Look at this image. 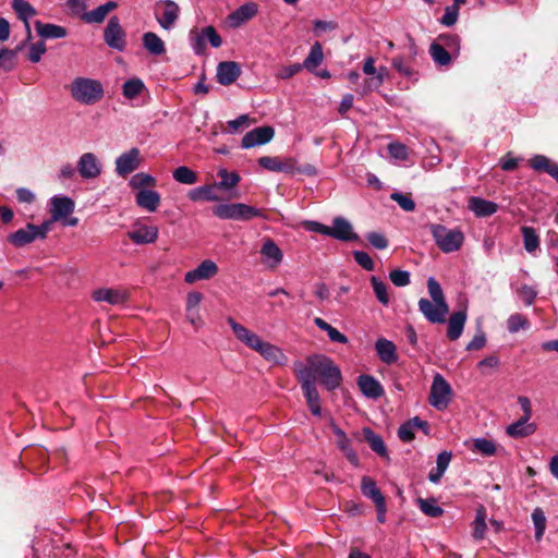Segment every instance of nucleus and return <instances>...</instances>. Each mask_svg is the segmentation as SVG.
<instances>
[{
  "mask_svg": "<svg viewBox=\"0 0 558 558\" xmlns=\"http://www.w3.org/2000/svg\"><path fill=\"white\" fill-rule=\"evenodd\" d=\"M328 236L340 241H353L357 239V235L353 231L352 225L343 217H336L332 220V225L329 226Z\"/></svg>",
  "mask_w": 558,
  "mask_h": 558,
  "instance_id": "obj_18",
  "label": "nucleus"
},
{
  "mask_svg": "<svg viewBox=\"0 0 558 558\" xmlns=\"http://www.w3.org/2000/svg\"><path fill=\"white\" fill-rule=\"evenodd\" d=\"M241 74L240 65L234 61H223L217 66V80L221 85H230L238 80Z\"/></svg>",
  "mask_w": 558,
  "mask_h": 558,
  "instance_id": "obj_22",
  "label": "nucleus"
},
{
  "mask_svg": "<svg viewBox=\"0 0 558 558\" xmlns=\"http://www.w3.org/2000/svg\"><path fill=\"white\" fill-rule=\"evenodd\" d=\"M75 208V203L68 196L56 195L50 198V215L52 220H62L70 216Z\"/></svg>",
  "mask_w": 558,
  "mask_h": 558,
  "instance_id": "obj_17",
  "label": "nucleus"
},
{
  "mask_svg": "<svg viewBox=\"0 0 558 558\" xmlns=\"http://www.w3.org/2000/svg\"><path fill=\"white\" fill-rule=\"evenodd\" d=\"M129 185L131 189L136 191H146L155 187L157 185V180L149 173L138 172L130 179Z\"/></svg>",
  "mask_w": 558,
  "mask_h": 558,
  "instance_id": "obj_38",
  "label": "nucleus"
},
{
  "mask_svg": "<svg viewBox=\"0 0 558 558\" xmlns=\"http://www.w3.org/2000/svg\"><path fill=\"white\" fill-rule=\"evenodd\" d=\"M531 517L535 527V539L541 541L546 530L545 513L541 508H535Z\"/></svg>",
  "mask_w": 558,
  "mask_h": 558,
  "instance_id": "obj_52",
  "label": "nucleus"
},
{
  "mask_svg": "<svg viewBox=\"0 0 558 558\" xmlns=\"http://www.w3.org/2000/svg\"><path fill=\"white\" fill-rule=\"evenodd\" d=\"M423 429L425 434L428 433V425L426 421L420 420L417 416L405 422L402 424L398 429V436L399 438L404 441L409 442L413 440L414 438V432L415 429Z\"/></svg>",
  "mask_w": 558,
  "mask_h": 558,
  "instance_id": "obj_29",
  "label": "nucleus"
},
{
  "mask_svg": "<svg viewBox=\"0 0 558 558\" xmlns=\"http://www.w3.org/2000/svg\"><path fill=\"white\" fill-rule=\"evenodd\" d=\"M213 213L216 217L225 220L247 221L256 217H264L260 209L243 203L220 204L213 208Z\"/></svg>",
  "mask_w": 558,
  "mask_h": 558,
  "instance_id": "obj_4",
  "label": "nucleus"
},
{
  "mask_svg": "<svg viewBox=\"0 0 558 558\" xmlns=\"http://www.w3.org/2000/svg\"><path fill=\"white\" fill-rule=\"evenodd\" d=\"M470 449L484 457H493L497 452V445L492 439L478 437L472 440Z\"/></svg>",
  "mask_w": 558,
  "mask_h": 558,
  "instance_id": "obj_37",
  "label": "nucleus"
},
{
  "mask_svg": "<svg viewBox=\"0 0 558 558\" xmlns=\"http://www.w3.org/2000/svg\"><path fill=\"white\" fill-rule=\"evenodd\" d=\"M263 264L269 268H277L283 259V253L280 247L271 239H266L260 247Z\"/></svg>",
  "mask_w": 558,
  "mask_h": 558,
  "instance_id": "obj_14",
  "label": "nucleus"
},
{
  "mask_svg": "<svg viewBox=\"0 0 558 558\" xmlns=\"http://www.w3.org/2000/svg\"><path fill=\"white\" fill-rule=\"evenodd\" d=\"M418 505L421 511L430 518H438L444 513V509L437 505L435 499L420 498Z\"/></svg>",
  "mask_w": 558,
  "mask_h": 558,
  "instance_id": "obj_53",
  "label": "nucleus"
},
{
  "mask_svg": "<svg viewBox=\"0 0 558 558\" xmlns=\"http://www.w3.org/2000/svg\"><path fill=\"white\" fill-rule=\"evenodd\" d=\"M258 165L266 170L280 172V158L264 156L258 159Z\"/></svg>",
  "mask_w": 558,
  "mask_h": 558,
  "instance_id": "obj_60",
  "label": "nucleus"
},
{
  "mask_svg": "<svg viewBox=\"0 0 558 558\" xmlns=\"http://www.w3.org/2000/svg\"><path fill=\"white\" fill-rule=\"evenodd\" d=\"M391 199H393L405 211H413L415 209L414 201L405 194L392 193Z\"/></svg>",
  "mask_w": 558,
  "mask_h": 558,
  "instance_id": "obj_57",
  "label": "nucleus"
},
{
  "mask_svg": "<svg viewBox=\"0 0 558 558\" xmlns=\"http://www.w3.org/2000/svg\"><path fill=\"white\" fill-rule=\"evenodd\" d=\"M255 351L259 353L266 361L276 365H283L288 361L287 355L280 348L264 340Z\"/></svg>",
  "mask_w": 558,
  "mask_h": 558,
  "instance_id": "obj_23",
  "label": "nucleus"
},
{
  "mask_svg": "<svg viewBox=\"0 0 558 558\" xmlns=\"http://www.w3.org/2000/svg\"><path fill=\"white\" fill-rule=\"evenodd\" d=\"M227 322L231 327L235 338L250 349L255 351L263 341V339L257 333L236 323L233 318L229 317Z\"/></svg>",
  "mask_w": 558,
  "mask_h": 558,
  "instance_id": "obj_15",
  "label": "nucleus"
},
{
  "mask_svg": "<svg viewBox=\"0 0 558 558\" xmlns=\"http://www.w3.org/2000/svg\"><path fill=\"white\" fill-rule=\"evenodd\" d=\"M7 240L12 246L20 248L32 244L38 240V236L34 231V223H27L24 228L10 233Z\"/></svg>",
  "mask_w": 558,
  "mask_h": 558,
  "instance_id": "obj_19",
  "label": "nucleus"
},
{
  "mask_svg": "<svg viewBox=\"0 0 558 558\" xmlns=\"http://www.w3.org/2000/svg\"><path fill=\"white\" fill-rule=\"evenodd\" d=\"M77 171L85 180L96 179L102 171V166L93 153H84L77 161Z\"/></svg>",
  "mask_w": 558,
  "mask_h": 558,
  "instance_id": "obj_11",
  "label": "nucleus"
},
{
  "mask_svg": "<svg viewBox=\"0 0 558 558\" xmlns=\"http://www.w3.org/2000/svg\"><path fill=\"white\" fill-rule=\"evenodd\" d=\"M303 395L306 400V404L312 412V414L316 416H320L322 414V408H320V398L319 393L317 391L316 386H313V381L310 380L307 377L303 378V383H300Z\"/></svg>",
  "mask_w": 558,
  "mask_h": 558,
  "instance_id": "obj_20",
  "label": "nucleus"
},
{
  "mask_svg": "<svg viewBox=\"0 0 558 558\" xmlns=\"http://www.w3.org/2000/svg\"><path fill=\"white\" fill-rule=\"evenodd\" d=\"M143 47L155 57L163 56L167 51L165 41L153 32H147L142 37Z\"/></svg>",
  "mask_w": 558,
  "mask_h": 558,
  "instance_id": "obj_32",
  "label": "nucleus"
},
{
  "mask_svg": "<svg viewBox=\"0 0 558 558\" xmlns=\"http://www.w3.org/2000/svg\"><path fill=\"white\" fill-rule=\"evenodd\" d=\"M375 350L381 362L385 364H393L398 360L397 347L386 338H379L375 342Z\"/></svg>",
  "mask_w": 558,
  "mask_h": 558,
  "instance_id": "obj_27",
  "label": "nucleus"
},
{
  "mask_svg": "<svg viewBox=\"0 0 558 558\" xmlns=\"http://www.w3.org/2000/svg\"><path fill=\"white\" fill-rule=\"evenodd\" d=\"M361 490L362 494L372 499L375 502L385 499L384 495L377 488L375 481H373L368 476H363L361 481Z\"/></svg>",
  "mask_w": 558,
  "mask_h": 558,
  "instance_id": "obj_45",
  "label": "nucleus"
},
{
  "mask_svg": "<svg viewBox=\"0 0 558 558\" xmlns=\"http://www.w3.org/2000/svg\"><path fill=\"white\" fill-rule=\"evenodd\" d=\"M487 530L486 524V509L484 506H480L476 509L475 519L473 521V531L472 536L476 541H481L485 537V533Z\"/></svg>",
  "mask_w": 558,
  "mask_h": 558,
  "instance_id": "obj_41",
  "label": "nucleus"
},
{
  "mask_svg": "<svg viewBox=\"0 0 558 558\" xmlns=\"http://www.w3.org/2000/svg\"><path fill=\"white\" fill-rule=\"evenodd\" d=\"M189 37L193 51L198 56L204 54L206 50L204 28L201 31L192 29Z\"/></svg>",
  "mask_w": 558,
  "mask_h": 558,
  "instance_id": "obj_51",
  "label": "nucleus"
},
{
  "mask_svg": "<svg viewBox=\"0 0 558 558\" xmlns=\"http://www.w3.org/2000/svg\"><path fill=\"white\" fill-rule=\"evenodd\" d=\"M323 47L317 41L312 46L308 56L304 59L302 63V66L310 72H315L316 68L323 62Z\"/></svg>",
  "mask_w": 558,
  "mask_h": 558,
  "instance_id": "obj_39",
  "label": "nucleus"
},
{
  "mask_svg": "<svg viewBox=\"0 0 558 558\" xmlns=\"http://www.w3.org/2000/svg\"><path fill=\"white\" fill-rule=\"evenodd\" d=\"M280 172L284 173H307V174H314L315 170L312 166L307 165L304 168H300L296 165V160L294 158H284L280 159Z\"/></svg>",
  "mask_w": 558,
  "mask_h": 558,
  "instance_id": "obj_46",
  "label": "nucleus"
},
{
  "mask_svg": "<svg viewBox=\"0 0 558 558\" xmlns=\"http://www.w3.org/2000/svg\"><path fill=\"white\" fill-rule=\"evenodd\" d=\"M531 167L536 171L548 173L558 182V165L544 155H535L530 159Z\"/></svg>",
  "mask_w": 558,
  "mask_h": 558,
  "instance_id": "obj_34",
  "label": "nucleus"
},
{
  "mask_svg": "<svg viewBox=\"0 0 558 558\" xmlns=\"http://www.w3.org/2000/svg\"><path fill=\"white\" fill-rule=\"evenodd\" d=\"M468 207L476 217H489L498 209L496 203L476 196L469 198Z\"/></svg>",
  "mask_w": 558,
  "mask_h": 558,
  "instance_id": "obj_28",
  "label": "nucleus"
},
{
  "mask_svg": "<svg viewBox=\"0 0 558 558\" xmlns=\"http://www.w3.org/2000/svg\"><path fill=\"white\" fill-rule=\"evenodd\" d=\"M46 50H47L46 44L43 40L32 44L29 46V53H28L29 61H32L33 63L39 62L41 57L46 53Z\"/></svg>",
  "mask_w": 558,
  "mask_h": 558,
  "instance_id": "obj_56",
  "label": "nucleus"
},
{
  "mask_svg": "<svg viewBox=\"0 0 558 558\" xmlns=\"http://www.w3.org/2000/svg\"><path fill=\"white\" fill-rule=\"evenodd\" d=\"M518 294L526 305H532L537 292L533 287L524 284L518 290Z\"/></svg>",
  "mask_w": 558,
  "mask_h": 558,
  "instance_id": "obj_64",
  "label": "nucleus"
},
{
  "mask_svg": "<svg viewBox=\"0 0 558 558\" xmlns=\"http://www.w3.org/2000/svg\"><path fill=\"white\" fill-rule=\"evenodd\" d=\"M371 284L378 302L383 305H387L390 302L387 284L375 276L371 278Z\"/></svg>",
  "mask_w": 558,
  "mask_h": 558,
  "instance_id": "obj_50",
  "label": "nucleus"
},
{
  "mask_svg": "<svg viewBox=\"0 0 558 558\" xmlns=\"http://www.w3.org/2000/svg\"><path fill=\"white\" fill-rule=\"evenodd\" d=\"M117 7H118L117 2L108 1V2L97 7L96 9H94L89 12H86L83 15V20L86 23H101L105 21L108 13L111 12L112 10H114Z\"/></svg>",
  "mask_w": 558,
  "mask_h": 558,
  "instance_id": "obj_35",
  "label": "nucleus"
},
{
  "mask_svg": "<svg viewBox=\"0 0 558 558\" xmlns=\"http://www.w3.org/2000/svg\"><path fill=\"white\" fill-rule=\"evenodd\" d=\"M92 298L95 302L118 306L128 302L129 292L122 288H99L93 291Z\"/></svg>",
  "mask_w": 558,
  "mask_h": 558,
  "instance_id": "obj_10",
  "label": "nucleus"
},
{
  "mask_svg": "<svg viewBox=\"0 0 558 558\" xmlns=\"http://www.w3.org/2000/svg\"><path fill=\"white\" fill-rule=\"evenodd\" d=\"M361 391L368 398L376 399L384 393L381 385L372 376L361 375L357 379Z\"/></svg>",
  "mask_w": 558,
  "mask_h": 558,
  "instance_id": "obj_33",
  "label": "nucleus"
},
{
  "mask_svg": "<svg viewBox=\"0 0 558 558\" xmlns=\"http://www.w3.org/2000/svg\"><path fill=\"white\" fill-rule=\"evenodd\" d=\"M160 201L159 193L151 189L137 191L135 194L136 205L148 213H155L160 205Z\"/></svg>",
  "mask_w": 558,
  "mask_h": 558,
  "instance_id": "obj_26",
  "label": "nucleus"
},
{
  "mask_svg": "<svg viewBox=\"0 0 558 558\" xmlns=\"http://www.w3.org/2000/svg\"><path fill=\"white\" fill-rule=\"evenodd\" d=\"M70 94L77 102L90 106L99 102L104 98L105 90L99 80L78 76L72 81Z\"/></svg>",
  "mask_w": 558,
  "mask_h": 558,
  "instance_id": "obj_2",
  "label": "nucleus"
},
{
  "mask_svg": "<svg viewBox=\"0 0 558 558\" xmlns=\"http://www.w3.org/2000/svg\"><path fill=\"white\" fill-rule=\"evenodd\" d=\"M363 435L374 452L380 457L388 456L386 445L379 435L375 434L369 427L363 428Z\"/></svg>",
  "mask_w": 558,
  "mask_h": 558,
  "instance_id": "obj_40",
  "label": "nucleus"
},
{
  "mask_svg": "<svg viewBox=\"0 0 558 558\" xmlns=\"http://www.w3.org/2000/svg\"><path fill=\"white\" fill-rule=\"evenodd\" d=\"M427 290L434 302H446L442 289L434 277L428 278Z\"/></svg>",
  "mask_w": 558,
  "mask_h": 558,
  "instance_id": "obj_55",
  "label": "nucleus"
},
{
  "mask_svg": "<svg viewBox=\"0 0 558 558\" xmlns=\"http://www.w3.org/2000/svg\"><path fill=\"white\" fill-rule=\"evenodd\" d=\"M218 175L220 177V182H217L216 185L218 189L230 190L238 185L241 178L236 172H228L227 169H219Z\"/></svg>",
  "mask_w": 558,
  "mask_h": 558,
  "instance_id": "obj_48",
  "label": "nucleus"
},
{
  "mask_svg": "<svg viewBox=\"0 0 558 558\" xmlns=\"http://www.w3.org/2000/svg\"><path fill=\"white\" fill-rule=\"evenodd\" d=\"M314 324L320 330L325 331L328 335V338H329L330 341L337 342V343H343V344L348 343V341H349L348 337L345 335H343L342 332H340L335 327H332L330 324L325 322L323 318L316 317L314 319Z\"/></svg>",
  "mask_w": 558,
  "mask_h": 558,
  "instance_id": "obj_42",
  "label": "nucleus"
},
{
  "mask_svg": "<svg viewBox=\"0 0 558 558\" xmlns=\"http://www.w3.org/2000/svg\"><path fill=\"white\" fill-rule=\"evenodd\" d=\"M466 319V308H462L458 312H454L449 316L447 327V337L449 340L454 341L461 337Z\"/></svg>",
  "mask_w": 558,
  "mask_h": 558,
  "instance_id": "obj_21",
  "label": "nucleus"
},
{
  "mask_svg": "<svg viewBox=\"0 0 558 558\" xmlns=\"http://www.w3.org/2000/svg\"><path fill=\"white\" fill-rule=\"evenodd\" d=\"M275 136V130L271 126H258L247 132L243 138L241 146L243 148H252L269 143Z\"/></svg>",
  "mask_w": 558,
  "mask_h": 558,
  "instance_id": "obj_12",
  "label": "nucleus"
},
{
  "mask_svg": "<svg viewBox=\"0 0 558 558\" xmlns=\"http://www.w3.org/2000/svg\"><path fill=\"white\" fill-rule=\"evenodd\" d=\"M105 43L112 49L123 51L125 48V33L117 16L110 17L105 32Z\"/></svg>",
  "mask_w": 558,
  "mask_h": 558,
  "instance_id": "obj_9",
  "label": "nucleus"
},
{
  "mask_svg": "<svg viewBox=\"0 0 558 558\" xmlns=\"http://www.w3.org/2000/svg\"><path fill=\"white\" fill-rule=\"evenodd\" d=\"M452 396V389L449 383L444 378L442 375L436 374L433 379L429 393V403L435 409L442 411L445 410Z\"/></svg>",
  "mask_w": 558,
  "mask_h": 558,
  "instance_id": "obj_5",
  "label": "nucleus"
},
{
  "mask_svg": "<svg viewBox=\"0 0 558 558\" xmlns=\"http://www.w3.org/2000/svg\"><path fill=\"white\" fill-rule=\"evenodd\" d=\"M219 271L217 264L211 259L203 260L195 269L190 270L184 276V281L193 284L201 280L214 278Z\"/></svg>",
  "mask_w": 558,
  "mask_h": 558,
  "instance_id": "obj_13",
  "label": "nucleus"
},
{
  "mask_svg": "<svg viewBox=\"0 0 558 558\" xmlns=\"http://www.w3.org/2000/svg\"><path fill=\"white\" fill-rule=\"evenodd\" d=\"M529 418L520 417L517 422L510 424L506 433L513 438H522L527 437L535 433L536 425L534 423H530Z\"/></svg>",
  "mask_w": 558,
  "mask_h": 558,
  "instance_id": "obj_30",
  "label": "nucleus"
},
{
  "mask_svg": "<svg viewBox=\"0 0 558 558\" xmlns=\"http://www.w3.org/2000/svg\"><path fill=\"white\" fill-rule=\"evenodd\" d=\"M158 232L156 226L136 223L133 229L128 232V236L135 244H150L157 240Z\"/></svg>",
  "mask_w": 558,
  "mask_h": 558,
  "instance_id": "obj_16",
  "label": "nucleus"
},
{
  "mask_svg": "<svg viewBox=\"0 0 558 558\" xmlns=\"http://www.w3.org/2000/svg\"><path fill=\"white\" fill-rule=\"evenodd\" d=\"M218 189L216 183L214 184H205L192 189L187 193V197L192 202H217L219 201L218 195L215 193V190Z\"/></svg>",
  "mask_w": 558,
  "mask_h": 558,
  "instance_id": "obj_31",
  "label": "nucleus"
},
{
  "mask_svg": "<svg viewBox=\"0 0 558 558\" xmlns=\"http://www.w3.org/2000/svg\"><path fill=\"white\" fill-rule=\"evenodd\" d=\"M521 232L523 236L524 248L529 253H534L539 246V238L535 230L532 227L524 226L521 228Z\"/></svg>",
  "mask_w": 558,
  "mask_h": 558,
  "instance_id": "obj_49",
  "label": "nucleus"
},
{
  "mask_svg": "<svg viewBox=\"0 0 558 558\" xmlns=\"http://www.w3.org/2000/svg\"><path fill=\"white\" fill-rule=\"evenodd\" d=\"M143 162V158L141 155V150L136 147H133L120 156L117 157L114 161L116 173L119 177L125 178L133 171H135Z\"/></svg>",
  "mask_w": 558,
  "mask_h": 558,
  "instance_id": "obj_7",
  "label": "nucleus"
},
{
  "mask_svg": "<svg viewBox=\"0 0 558 558\" xmlns=\"http://www.w3.org/2000/svg\"><path fill=\"white\" fill-rule=\"evenodd\" d=\"M293 372L299 383H303V378L307 377L313 381V386L319 380L327 390H335L342 381L338 365L324 354L310 355L304 362L295 361Z\"/></svg>",
  "mask_w": 558,
  "mask_h": 558,
  "instance_id": "obj_1",
  "label": "nucleus"
},
{
  "mask_svg": "<svg viewBox=\"0 0 558 558\" xmlns=\"http://www.w3.org/2000/svg\"><path fill=\"white\" fill-rule=\"evenodd\" d=\"M354 260L362 266L366 270H373L374 269V262L372 257L363 251H354L353 252Z\"/></svg>",
  "mask_w": 558,
  "mask_h": 558,
  "instance_id": "obj_63",
  "label": "nucleus"
},
{
  "mask_svg": "<svg viewBox=\"0 0 558 558\" xmlns=\"http://www.w3.org/2000/svg\"><path fill=\"white\" fill-rule=\"evenodd\" d=\"M257 13V5L254 2L245 3L229 14L228 21L232 27H239L253 19Z\"/></svg>",
  "mask_w": 558,
  "mask_h": 558,
  "instance_id": "obj_25",
  "label": "nucleus"
},
{
  "mask_svg": "<svg viewBox=\"0 0 558 558\" xmlns=\"http://www.w3.org/2000/svg\"><path fill=\"white\" fill-rule=\"evenodd\" d=\"M172 177L178 183L185 185H193L198 181L197 173L186 166L175 168L172 172Z\"/></svg>",
  "mask_w": 558,
  "mask_h": 558,
  "instance_id": "obj_44",
  "label": "nucleus"
},
{
  "mask_svg": "<svg viewBox=\"0 0 558 558\" xmlns=\"http://www.w3.org/2000/svg\"><path fill=\"white\" fill-rule=\"evenodd\" d=\"M486 345L485 332L480 328L473 339L466 344L468 351L481 350Z\"/></svg>",
  "mask_w": 558,
  "mask_h": 558,
  "instance_id": "obj_61",
  "label": "nucleus"
},
{
  "mask_svg": "<svg viewBox=\"0 0 558 558\" xmlns=\"http://www.w3.org/2000/svg\"><path fill=\"white\" fill-rule=\"evenodd\" d=\"M145 89L144 82L138 77H132L124 82L122 86V93L123 96L126 99H135L137 96H140Z\"/></svg>",
  "mask_w": 558,
  "mask_h": 558,
  "instance_id": "obj_43",
  "label": "nucleus"
},
{
  "mask_svg": "<svg viewBox=\"0 0 558 558\" xmlns=\"http://www.w3.org/2000/svg\"><path fill=\"white\" fill-rule=\"evenodd\" d=\"M429 232L437 247L445 254L458 252L465 236L460 228H448L440 223H429Z\"/></svg>",
  "mask_w": 558,
  "mask_h": 558,
  "instance_id": "obj_3",
  "label": "nucleus"
},
{
  "mask_svg": "<svg viewBox=\"0 0 558 558\" xmlns=\"http://www.w3.org/2000/svg\"><path fill=\"white\" fill-rule=\"evenodd\" d=\"M35 28L38 35L43 38H64L66 36V29L63 26L56 24H45L40 21L35 22Z\"/></svg>",
  "mask_w": 558,
  "mask_h": 558,
  "instance_id": "obj_36",
  "label": "nucleus"
},
{
  "mask_svg": "<svg viewBox=\"0 0 558 558\" xmlns=\"http://www.w3.org/2000/svg\"><path fill=\"white\" fill-rule=\"evenodd\" d=\"M330 428L333 434L337 436L336 444L340 450L347 449L350 446V440L347 437L345 433L333 422H330Z\"/></svg>",
  "mask_w": 558,
  "mask_h": 558,
  "instance_id": "obj_59",
  "label": "nucleus"
},
{
  "mask_svg": "<svg viewBox=\"0 0 558 558\" xmlns=\"http://www.w3.org/2000/svg\"><path fill=\"white\" fill-rule=\"evenodd\" d=\"M391 282L397 287H405L410 283V274L405 270H392L389 275Z\"/></svg>",
  "mask_w": 558,
  "mask_h": 558,
  "instance_id": "obj_58",
  "label": "nucleus"
},
{
  "mask_svg": "<svg viewBox=\"0 0 558 558\" xmlns=\"http://www.w3.org/2000/svg\"><path fill=\"white\" fill-rule=\"evenodd\" d=\"M429 53L439 65H448L451 62L449 51L441 44L433 43L429 47Z\"/></svg>",
  "mask_w": 558,
  "mask_h": 558,
  "instance_id": "obj_47",
  "label": "nucleus"
},
{
  "mask_svg": "<svg viewBox=\"0 0 558 558\" xmlns=\"http://www.w3.org/2000/svg\"><path fill=\"white\" fill-rule=\"evenodd\" d=\"M16 65V50L5 49L2 59L0 60V66L5 71H11Z\"/></svg>",
  "mask_w": 558,
  "mask_h": 558,
  "instance_id": "obj_62",
  "label": "nucleus"
},
{
  "mask_svg": "<svg viewBox=\"0 0 558 558\" xmlns=\"http://www.w3.org/2000/svg\"><path fill=\"white\" fill-rule=\"evenodd\" d=\"M418 310L432 324L445 323L446 316L449 313L447 302H434L424 298L418 301Z\"/></svg>",
  "mask_w": 558,
  "mask_h": 558,
  "instance_id": "obj_8",
  "label": "nucleus"
},
{
  "mask_svg": "<svg viewBox=\"0 0 558 558\" xmlns=\"http://www.w3.org/2000/svg\"><path fill=\"white\" fill-rule=\"evenodd\" d=\"M507 327L511 333H515L520 329H526L529 327V322L523 315L515 313L509 316Z\"/></svg>",
  "mask_w": 558,
  "mask_h": 558,
  "instance_id": "obj_54",
  "label": "nucleus"
},
{
  "mask_svg": "<svg viewBox=\"0 0 558 558\" xmlns=\"http://www.w3.org/2000/svg\"><path fill=\"white\" fill-rule=\"evenodd\" d=\"M12 9L21 21L24 22L27 40L32 38L29 19L36 15L35 8L26 0H12Z\"/></svg>",
  "mask_w": 558,
  "mask_h": 558,
  "instance_id": "obj_24",
  "label": "nucleus"
},
{
  "mask_svg": "<svg viewBox=\"0 0 558 558\" xmlns=\"http://www.w3.org/2000/svg\"><path fill=\"white\" fill-rule=\"evenodd\" d=\"M156 7V20L160 27L166 31L172 29L180 16L179 5L173 0H160Z\"/></svg>",
  "mask_w": 558,
  "mask_h": 558,
  "instance_id": "obj_6",
  "label": "nucleus"
}]
</instances>
